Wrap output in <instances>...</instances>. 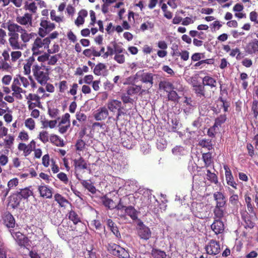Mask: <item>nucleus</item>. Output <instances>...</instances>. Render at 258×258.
I'll return each instance as SVG.
<instances>
[{"instance_id":"nucleus-1","label":"nucleus","mask_w":258,"mask_h":258,"mask_svg":"<svg viewBox=\"0 0 258 258\" xmlns=\"http://www.w3.org/2000/svg\"><path fill=\"white\" fill-rule=\"evenodd\" d=\"M32 73L35 80L41 85H45L49 79L48 69L44 66L34 64L32 66Z\"/></svg>"},{"instance_id":"nucleus-2","label":"nucleus","mask_w":258,"mask_h":258,"mask_svg":"<svg viewBox=\"0 0 258 258\" xmlns=\"http://www.w3.org/2000/svg\"><path fill=\"white\" fill-rule=\"evenodd\" d=\"M107 107L110 112L114 113L117 112L116 117L114 119L116 122L119 120L120 116L126 114L125 108L122 106V102L118 100L109 99L107 103Z\"/></svg>"},{"instance_id":"nucleus-3","label":"nucleus","mask_w":258,"mask_h":258,"mask_svg":"<svg viewBox=\"0 0 258 258\" xmlns=\"http://www.w3.org/2000/svg\"><path fill=\"white\" fill-rule=\"evenodd\" d=\"M38 37H37L32 44L31 50L33 56L37 55L43 51L41 49H48L50 43V40L48 38Z\"/></svg>"},{"instance_id":"nucleus-4","label":"nucleus","mask_w":258,"mask_h":258,"mask_svg":"<svg viewBox=\"0 0 258 258\" xmlns=\"http://www.w3.org/2000/svg\"><path fill=\"white\" fill-rule=\"evenodd\" d=\"M241 219L244 222L245 228H252L255 225L254 221L257 219L255 212H248L246 210H242L240 212Z\"/></svg>"},{"instance_id":"nucleus-5","label":"nucleus","mask_w":258,"mask_h":258,"mask_svg":"<svg viewBox=\"0 0 258 258\" xmlns=\"http://www.w3.org/2000/svg\"><path fill=\"white\" fill-rule=\"evenodd\" d=\"M40 27L38 30V34L41 37H44L47 34L54 29L55 25L48 20V18L43 17L40 19Z\"/></svg>"},{"instance_id":"nucleus-6","label":"nucleus","mask_w":258,"mask_h":258,"mask_svg":"<svg viewBox=\"0 0 258 258\" xmlns=\"http://www.w3.org/2000/svg\"><path fill=\"white\" fill-rule=\"evenodd\" d=\"M108 251L113 255L120 258H128L130 254L127 250L114 243H110L107 246Z\"/></svg>"},{"instance_id":"nucleus-7","label":"nucleus","mask_w":258,"mask_h":258,"mask_svg":"<svg viewBox=\"0 0 258 258\" xmlns=\"http://www.w3.org/2000/svg\"><path fill=\"white\" fill-rule=\"evenodd\" d=\"M136 230L138 236L140 239L148 240L151 237L152 232L150 229L141 220L137 224Z\"/></svg>"},{"instance_id":"nucleus-8","label":"nucleus","mask_w":258,"mask_h":258,"mask_svg":"<svg viewBox=\"0 0 258 258\" xmlns=\"http://www.w3.org/2000/svg\"><path fill=\"white\" fill-rule=\"evenodd\" d=\"M10 232L21 247L25 248L29 245L30 240L28 238L20 231L15 232L14 229H11Z\"/></svg>"},{"instance_id":"nucleus-9","label":"nucleus","mask_w":258,"mask_h":258,"mask_svg":"<svg viewBox=\"0 0 258 258\" xmlns=\"http://www.w3.org/2000/svg\"><path fill=\"white\" fill-rule=\"evenodd\" d=\"M153 76L152 73H145L144 70H140L135 75V79H139L143 83L149 84V88H150L153 84Z\"/></svg>"},{"instance_id":"nucleus-10","label":"nucleus","mask_w":258,"mask_h":258,"mask_svg":"<svg viewBox=\"0 0 258 258\" xmlns=\"http://www.w3.org/2000/svg\"><path fill=\"white\" fill-rule=\"evenodd\" d=\"M205 250L207 254L212 255H216L219 254L221 251L220 243L216 240L211 239L209 241L207 245H206Z\"/></svg>"},{"instance_id":"nucleus-11","label":"nucleus","mask_w":258,"mask_h":258,"mask_svg":"<svg viewBox=\"0 0 258 258\" xmlns=\"http://www.w3.org/2000/svg\"><path fill=\"white\" fill-rule=\"evenodd\" d=\"M7 29L8 30V35L10 37L19 40V35L20 33V25L15 23L11 20L7 22Z\"/></svg>"},{"instance_id":"nucleus-12","label":"nucleus","mask_w":258,"mask_h":258,"mask_svg":"<svg viewBox=\"0 0 258 258\" xmlns=\"http://www.w3.org/2000/svg\"><path fill=\"white\" fill-rule=\"evenodd\" d=\"M192 90L198 97L210 98L211 97V93L206 92L205 86L203 84H193Z\"/></svg>"},{"instance_id":"nucleus-13","label":"nucleus","mask_w":258,"mask_h":258,"mask_svg":"<svg viewBox=\"0 0 258 258\" xmlns=\"http://www.w3.org/2000/svg\"><path fill=\"white\" fill-rule=\"evenodd\" d=\"M4 225L9 229V231L13 229L16 225V220L13 216L9 212L4 213L2 217Z\"/></svg>"},{"instance_id":"nucleus-14","label":"nucleus","mask_w":258,"mask_h":258,"mask_svg":"<svg viewBox=\"0 0 258 258\" xmlns=\"http://www.w3.org/2000/svg\"><path fill=\"white\" fill-rule=\"evenodd\" d=\"M16 20L20 26H25L26 28L32 26V15L28 13H25L23 16H17Z\"/></svg>"},{"instance_id":"nucleus-15","label":"nucleus","mask_w":258,"mask_h":258,"mask_svg":"<svg viewBox=\"0 0 258 258\" xmlns=\"http://www.w3.org/2000/svg\"><path fill=\"white\" fill-rule=\"evenodd\" d=\"M213 199L216 207H225L226 205L227 198L224 194L221 191H216L213 194Z\"/></svg>"},{"instance_id":"nucleus-16","label":"nucleus","mask_w":258,"mask_h":258,"mask_svg":"<svg viewBox=\"0 0 258 258\" xmlns=\"http://www.w3.org/2000/svg\"><path fill=\"white\" fill-rule=\"evenodd\" d=\"M246 53L252 55L258 53V39L254 38L250 40L245 48Z\"/></svg>"},{"instance_id":"nucleus-17","label":"nucleus","mask_w":258,"mask_h":258,"mask_svg":"<svg viewBox=\"0 0 258 258\" xmlns=\"http://www.w3.org/2000/svg\"><path fill=\"white\" fill-rule=\"evenodd\" d=\"M109 115L108 110L105 106L101 107L93 113V117L97 121H101L107 118Z\"/></svg>"},{"instance_id":"nucleus-18","label":"nucleus","mask_w":258,"mask_h":258,"mask_svg":"<svg viewBox=\"0 0 258 258\" xmlns=\"http://www.w3.org/2000/svg\"><path fill=\"white\" fill-rule=\"evenodd\" d=\"M38 190L42 198L51 199L52 197V188L46 185L38 186Z\"/></svg>"},{"instance_id":"nucleus-19","label":"nucleus","mask_w":258,"mask_h":258,"mask_svg":"<svg viewBox=\"0 0 258 258\" xmlns=\"http://www.w3.org/2000/svg\"><path fill=\"white\" fill-rule=\"evenodd\" d=\"M36 36V33L34 32L29 33L25 29L20 26V38L23 43H27L30 39Z\"/></svg>"},{"instance_id":"nucleus-20","label":"nucleus","mask_w":258,"mask_h":258,"mask_svg":"<svg viewBox=\"0 0 258 258\" xmlns=\"http://www.w3.org/2000/svg\"><path fill=\"white\" fill-rule=\"evenodd\" d=\"M212 230L216 235L222 233L224 230V225L221 220L214 219V222L211 225Z\"/></svg>"},{"instance_id":"nucleus-21","label":"nucleus","mask_w":258,"mask_h":258,"mask_svg":"<svg viewBox=\"0 0 258 258\" xmlns=\"http://www.w3.org/2000/svg\"><path fill=\"white\" fill-rule=\"evenodd\" d=\"M202 83L206 86H209L211 89L217 88V80L210 75L205 76L202 79Z\"/></svg>"},{"instance_id":"nucleus-22","label":"nucleus","mask_w":258,"mask_h":258,"mask_svg":"<svg viewBox=\"0 0 258 258\" xmlns=\"http://www.w3.org/2000/svg\"><path fill=\"white\" fill-rule=\"evenodd\" d=\"M224 169L225 170V177L227 184L235 189H236L237 184L234 180V178L231 171L227 166H225Z\"/></svg>"},{"instance_id":"nucleus-23","label":"nucleus","mask_w":258,"mask_h":258,"mask_svg":"<svg viewBox=\"0 0 258 258\" xmlns=\"http://www.w3.org/2000/svg\"><path fill=\"white\" fill-rule=\"evenodd\" d=\"M145 92L146 90L142 89V86L136 85H133L128 87L126 90L127 93L132 96L139 93L140 95H142Z\"/></svg>"},{"instance_id":"nucleus-24","label":"nucleus","mask_w":258,"mask_h":258,"mask_svg":"<svg viewBox=\"0 0 258 258\" xmlns=\"http://www.w3.org/2000/svg\"><path fill=\"white\" fill-rule=\"evenodd\" d=\"M74 165L76 170L87 169L88 165L84 159L80 157L78 159H75L74 160Z\"/></svg>"},{"instance_id":"nucleus-25","label":"nucleus","mask_w":258,"mask_h":258,"mask_svg":"<svg viewBox=\"0 0 258 258\" xmlns=\"http://www.w3.org/2000/svg\"><path fill=\"white\" fill-rule=\"evenodd\" d=\"M26 63L24 64V73L28 75L31 73V68L35 61V58L33 56H30L26 60Z\"/></svg>"},{"instance_id":"nucleus-26","label":"nucleus","mask_w":258,"mask_h":258,"mask_svg":"<svg viewBox=\"0 0 258 258\" xmlns=\"http://www.w3.org/2000/svg\"><path fill=\"white\" fill-rule=\"evenodd\" d=\"M101 200L103 205L110 210L114 209L116 207L115 203L111 199L108 198L106 196H104L101 198Z\"/></svg>"},{"instance_id":"nucleus-27","label":"nucleus","mask_w":258,"mask_h":258,"mask_svg":"<svg viewBox=\"0 0 258 258\" xmlns=\"http://www.w3.org/2000/svg\"><path fill=\"white\" fill-rule=\"evenodd\" d=\"M54 198L55 201L57 202L60 207H65L67 204H69V201L58 193L54 195Z\"/></svg>"},{"instance_id":"nucleus-28","label":"nucleus","mask_w":258,"mask_h":258,"mask_svg":"<svg viewBox=\"0 0 258 258\" xmlns=\"http://www.w3.org/2000/svg\"><path fill=\"white\" fill-rule=\"evenodd\" d=\"M33 195V191L28 187L21 189L17 194L18 196L21 199L26 200Z\"/></svg>"},{"instance_id":"nucleus-29","label":"nucleus","mask_w":258,"mask_h":258,"mask_svg":"<svg viewBox=\"0 0 258 258\" xmlns=\"http://www.w3.org/2000/svg\"><path fill=\"white\" fill-rule=\"evenodd\" d=\"M224 207H220L215 206L213 210L214 219L216 220H221L224 216Z\"/></svg>"},{"instance_id":"nucleus-30","label":"nucleus","mask_w":258,"mask_h":258,"mask_svg":"<svg viewBox=\"0 0 258 258\" xmlns=\"http://www.w3.org/2000/svg\"><path fill=\"white\" fill-rule=\"evenodd\" d=\"M107 225L114 235H115L117 237H120V234L117 227L111 219H109L107 220Z\"/></svg>"},{"instance_id":"nucleus-31","label":"nucleus","mask_w":258,"mask_h":258,"mask_svg":"<svg viewBox=\"0 0 258 258\" xmlns=\"http://www.w3.org/2000/svg\"><path fill=\"white\" fill-rule=\"evenodd\" d=\"M106 68L107 67L104 63L99 62L95 66L93 73L96 76H101L106 70Z\"/></svg>"},{"instance_id":"nucleus-32","label":"nucleus","mask_w":258,"mask_h":258,"mask_svg":"<svg viewBox=\"0 0 258 258\" xmlns=\"http://www.w3.org/2000/svg\"><path fill=\"white\" fill-rule=\"evenodd\" d=\"M81 183L84 188L87 189L89 191L91 192L92 194H94L96 193V188L93 184V183L86 180H82Z\"/></svg>"},{"instance_id":"nucleus-33","label":"nucleus","mask_w":258,"mask_h":258,"mask_svg":"<svg viewBox=\"0 0 258 258\" xmlns=\"http://www.w3.org/2000/svg\"><path fill=\"white\" fill-rule=\"evenodd\" d=\"M120 200L122 203L126 206L134 205L135 202V198L133 195H126L120 198Z\"/></svg>"},{"instance_id":"nucleus-34","label":"nucleus","mask_w":258,"mask_h":258,"mask_svg":"<svg viewBox=\"0 0 258 258\" xmlns=\"http://www.w3.org/2000/svg\"><path fill=\"white\" fill-rule=\"evenodd\" d=\"M50 141L52 144L58 147H63L64 146L63 140L61 139L58 136L55 135L50 136Z\"/></svg>"},{"instance_id":"nucleus-35","label":"nucleus","mask_w":258,"mask_h":258,"mask_svg":"<svg viewBox=\"0 0 258 258\" xmlns=\"http://www.w3.org/2000/svg\"><path fill=\"white\" fill-rule=\"evenodd\" d=\"M202 159L204 162L205 166L207 167L210 166L213 163L212 153L210 152L203 153Z\"/></svg>"},{"instance_id":"nucleus-36","label":"nucleus","mask_w":258,"mask_h":258,"mask_svg":"<svg viewBox=\"0 0 258 258\" xmlns=\"http://www.w3.org/2000/svg\"><path fill=\"white\" fill-rule=\"evenodd\" d=\"M68 218L70 220L73 221V222L74 224H77L79 222H81V219H80V218L79 217V215L75 211H74L73 210H71V211H70V212H69V213L68 214Z\"/></svg>"},{"instance_id":"nucleus-37","label":"nucleus","mask_w":258,"mask_h":258,"mask_svg":"<svg viewBox=\"0 0 258 258\" xmlns=\"http://www.w3.org/2000/svg\"><path fill=\"white\" fill-rule=\"evenodd\" d=\"M125 212L134 220L137 218V211L133 206H126L125 209Z\"/></svg>"},{"instance_id":"nucleus-38","label":"nucleus","mask_w":258,"mask_h":258,"mask_svg":"<svg viewBox=\"0 0 258 258\" xmlns=\"http://www.w3.org/2000/svg\"><path fill=\"white\" fill-rule=\"evenodd\" d=\"M200 146L207 149L208 150H211L213 149V145L211 140L204 139L200 141L199 143Z\"/></svg>"},{"instance_id":"nucleus-39","label":"nucleus","mask_w":258,"mask_h":258,"mask_svg":"<svg viewBox=\"0 0 258 258\" xmlns=\"http://www.w3.org/2000/svg\"><path fill=\"white\" fill-rule=\"evenodd\" d=\"M245 202L246 204L247 210L248 212H255L254 211V207L252 202V200H253L252 198H251L250 196L247 195H245L244 196Z\"/></svg>"},{"instance_id":"nucleus-40","label":"nucleus","mask_w":258,"mask_h":258,"mask_svg":"<svg viewBox=\"0 0 258 258\" xmlns=\"http://www.w3.org/2000/svg\"><path fill=\"white\" fill-rule=\"evenodd\" d=\"M14 136L11 135H9L7 138L4 139V142L3 145L7 148L10 149L14 144Z\"/></svg>"},{"instance_id":"nucleus-41","label":"nucleus","mask_w":258,"mask_h":258,"mask_svg":"<svg viewBox=\"0 0 258 258\" xmlns=\"http://www.w3.org/2000/svg\"><path fill=\"white\" fill-rule=\"evenodd\" d=\"M248 79V75L245 73H241L240 74L239 79L242 81L241 86L243 89L246 90L247 88L248 83L247 81Z\"/></svg>"},{"instance_id":"nucleus-42","label":"nucleus","mask_w":258,"mask_h":258,"mask_svg":"<svg viewBox=\"0 0 258 258\" xmlns=\"http://www.w3.org/2000/svg\"><path fill=\"white\" fill-rule=\"evenodd\" d=\"M9 42L11 47L13 49H22V45L20 44L19 40L9 37Z\"/></svg>"},{"instance_id":"nucleus-43","label":"nucleus","mask_w":258,"mask_h":258,"mask_svg":"<svg viewBox=\"0 0 258 258\" xmlns=\"http://www.w3.org/2000/svg\"><path fill=\"white\" fill-rule=\"evenodd\" d=\"M152 256L154 258H166V254L164 251L153 248L151 252Z\"/></svg>"},{"instance_id":"nucleus-44","label":"nucleus","mask_w":258,"mask_h":258,"mask_svg":"<svg viewBox=\"0 0 258 258\" xmlns=\"http://www.w3.org/2000/svg\"><path fill=\"white\" fill-rule=\"evenodd\" d=\"M227 116L226 114H221L219 116L215 119L213 127L221 126L222 124L224 123L226 120Z\"/></svg>"},{"instance_id":"nucleus-45","label":"nucleus","mask_w":258,"mask_h":258,"mask_svg":"<svg viewBox=\"0 0 258 258\" xmlns=\"http://www.w3.org/2000/svg\"><path fill=\"white\" fill-rule=\"evenodd\" d=\"M9 248L3 242H0V258H8Z\"/></svg>"},{"instance_id":"nucleus-46","label":"nucleus","mask_w":258,"mask_h":258,"mask_svg":"<svg viewBox=\"0 0 258 258\" xmlns=\"http://www.w3.org/2000/svg\"><path fill=\"white\" fill-rule=\"evenodd\" d=\"M159 87L160 89H163L168 93L174 88L172 84L165 81L160 83Z\"/></svg>"},{"instance_id":"nucleus-47","label":"nucleus","mask_w":258,"mask_h":258,"mask_svg":"<svg viewBox=\"0 0 258 258\" xmlns=\"http://www.w3.org/2000/svg\"><path fill=\"white\" fill-rule=\"evenodd\" d=\"M18 149L20 151H23L24 155L25 157L28 156L31 153V150L29 149L27 145L23 143L19 144Z\"/></svg>"},{"instance_id":"nucleus-48","label":"nucleus","mask_w":258,"mask_h":258,"mask_svg":"<svg viewBox=\"0 0 258 258\" xmlns=\"http://www.w3.org/2000/svg\"><path fill=\"white\" fill-rule=\"evenodd\" d=\"M220 101L221 104H220V108H223L224 112H227L228 111V108L230 106V103L226 100L225 98L222 97H219L218 100V102Z\"/></svg>"},{"instance_id":"nucleus-49","label":"nucleus","mask_w":258,"mask_h":258,"mask_svg":"<svg viewBox=\"0 0 258 258\" xmlns=\"http://www.w3.org/2000/svg\"><path fill=\"white\" fill-rule=\"evenodd\" d=\"M18 179L17 178H13L9 181L8 182V186L9 188L7 189L6 192L4 195V197H6L9 193L10 189L14 186H16L18 184Z\"/></svg>"},{"instance_id":"nucleus-50","label":"nucleus","mask_w":258,"mask_h":258,"mask_svg":"<svg viewBox=\"0 0 258 258\" xmlns=\"http://www.w3.org/2000/svg\"><path fill=\"white\" fill-rule=\"evenodd\" d=\"M207 178L208 180L211 182H213L215 184H217L218 182V177L216 174L211 172L210 170L207 171Z\"/></svg>"},{"instance_id":"nucleus-51","label":"nucleus","mask_w":258,"mask_h":258,"mask_svg":"<svg viewBox=\"0 0 258 258\" xmlns=\"http://www.w3.org/2000/svg\"><path fill=\"white\" fill-rule=\"evenodd\" d=\"M0 64L3 66V71H4L9 72L12 68L11 63L4 60L2 57H0Z\"/></svg>"},{"instance_id":"nucleus-52","label":"nucleus","mask_w":258,"mask_h":258,"mask_svg":"<svg viewBox=\"0 0 258 258\" xmlns=\"http://www.w3.org/2000/svg\"><path fill=\"white\" fill-rule=\"evenodd\" d=\"M86 143L82 139H78L75 144L77 151H82L85 149Z\"/></svg>"},{"instance_id":"nucleus-53","label":"nucleus","mask_w":258,"mask_h":258,"mask_svg":"<svg viewBox=\"0 0 258 258\" xmlns=\"http://www.w3.org/2000/svg\"><path fill=\"white\" fill-rule=\"evenodd\" d=\"M229 203L231 205L237 207L238 204H240L238 196L237 194L231 195L229 197Z\"/></svg>"},{"instance_id":"nucleus-54","label":"nucleus","mask_w":258,"mask_h":258,"mask_svg":"<svg viewBox=\"0 0 258 258\" xmlns=\"http://www.w3.org/2000/svg\"><path fill=\"white\" fill-rule=\"evenodd\" d=\"M114 54V48L112 45H109L107 46V51L102 54V56L104 58H107L109 56H112Z\"/></svg>"},{"instance_id":"nucleus-55","label":"nucleus","mask_w":258,"mask_h":258,"mask_svg":"<svg viewBox=\"0 0 258 258\" xmlns=\"http://www.w3.org/2000/svg\"><path fill=\"white\" fill-rule=\"evenodd\" d=\"M22 55V53L20 51H12L11 53V60L12 62H15L19 59Z\"/></svg>"},{"instance_id":"nucleus-56","label":"nucleus","mask_w":258,"mask_h":258,"mask_svg":"<svg viewBox=\"0 0 258 258\" xmlns=\"http://www.w3.org/2000/svg\"><path fill=\"white\" fill-rule=\"evenodd\" d=\"M26 99L28 101H30V102H31V101H35V103L40 104V98L37 94L30 93L26 96Z\"/></svg>"},{"instance_id":"nucleus-57","label":"nucleus","mask_w":258,"mask_h":258,"mask_svg":"<svg viewBox=\"0 0 258 258\" xmlns=\"http://www.w3.org/2000/svg\"><path fill=\"white\" fill-rule=\"evenodd\" d=\"M131 95L126 93H122L120 96L121 99L124 104L128 103L133 104L134 100L130 97Z\"/></svg>"},{"instance_id":"nucleus-58","label":"nucleus","mask_w":258,"mask_h":258,"mask_svg":"<svg viewBox=\"0 0 258 258\" xmlns=\"http://www.w3.org/2000/svg\"><path fill=\"white\" fill-rule=\"evenodd\" d=\"M251 111L255 118L258 116V101L253 100L251 105Z\"/></svg>"},{"instance_id":"nucleus-59","label":"nucleus","mask_w":258,"mask_h":258,"mask_svg":"<svg viewBox=\"0 0 258 258\" xmlns=\"http://www.w3.org/2000/svg\"><path fill=\"white\" fill-rule=\"evenodd\" d=\"M60 57V54H55L52 56H50L48 57V64L53 66L55 64L58 60V58Z\"/></svg>"},{"instance_id":"nucleus-60","label":"nucleus","mask_w":258,"mask_h":258,"mask_svg":"<svg viewBox=\"0 0 258 258\" xmlns=\"http://www.w3.org/2000/svg\"><path fill=\"white\" fill-rule=\"evenodd\" d=\"M113 59L118 63L122 64L125 62V58L124 54L122 53L114 54Z\"/></svg>"},{"instance_id":"nucleus-61","label":"nucleus","mask_w":258,"mask_h":258,"mask_svg":"<svg viewBox=\"0 0 258 258\" xmlns=\"http://www.w3.org/2000/svg\"><path fill=\"white\" fill-rule=\"evenodd\" d=\"M110 44L114 46V54L122 53L124 51V48L122 46L119 45L115 41H112Z\"/></svg>"},{"instance_id":"nucleus-62","label":"nucleus","mask_w":258,"mask_h":258,"mask_svg":"<svg viewBox=\"0 0 258 258\" xmlns=\"http://www.w3.org/2000/svg\"><path fill=\"white\" fill-rule=\"evenodd\" d=\"M39 139L43 143H46L49 141L48 133L46 131H42L39 133Z\"/></svg>"},{"instance_id":"nucleus-63","label":"nucleus","mask_w":258,"mask_h":258,"mask_svg":"<svg viewBox=\"0 0 258 258\" xmlns=\"http://www.w3.org/2000/svg\"><path fill=\"white\" fill-rule=\"evenodd\" d=\"M25 125L29 130H33L35 126V121L32 118H29L25 120Z\"/></svg>"},{"instance_id":"nucleus-64","label":"nucleus","mask_w":258,"mask_h":258,"mask_svg":"<svg viewBox=\"0 0 258 258\" xmlns=\"http://www.w3.org/2000/svg\"><path fill=\"white\" fill-rule=\"evenodd\" d=\"M57 123V121L56 120H44L42 121V125L44 127H49L52 128L55 126Z\"/></svg>"}]
</instances>
